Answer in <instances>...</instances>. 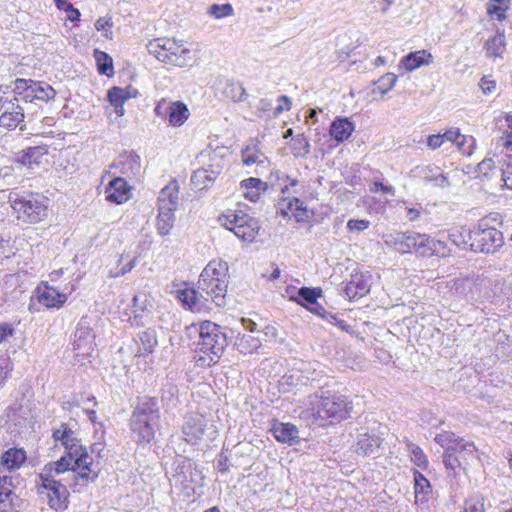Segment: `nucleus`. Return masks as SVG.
Instances as JSON below:
<instances>
[{
  "label": "nucleus",
  "instance_id": "a211bd4d",
  "mask_svg": "<svg viewBox=\"0 0 512 512\" xmlns=\"http://www.w3.org/2000/svg\"><path fill=\"white\" fill-rule=\"evenodd\" d=\"M113 167L127 178L137 177L141 173L140 157L135 154L121 155Z\"/></svg>",
  "mask_w": 512,
  "mask_h": 512
},
{
  "label": "nucleus",
  "instance_id": "c85d7f7f",
  "mask_svg": "<svg viewBox=\"0 0 512 512\" xmlns=\"http://www.w3.org/2000/svg\"><path fill=\"white\" fill-rule=\"evenodd\" d=\"M108 100L111 106L114 107L115 113L118 116L124 115V103L130 98H135L134 94H129V91L124 90L120 87H112L107 93Z\"/></svg>",
  "mask_w": 512,
  "mask_h": 512
},
{
  "label": "nucleus",
  "instance_id": "dca6fc26",
  "mask_svg": "<svg viewBox=\"0 0 512 512\" xmlns=\"http://www.w3.org/2000/svg\"><path fill=\"white\" fill-rule=\"evenodd\" d=\"M106 199L115 204H122L130 198V186L125 178L116 177L105 188Z\"/></svg>",
  "mask_w": 512,
  "mask_h": 512
},
{
  "label": "nucleus",
  "instance_id": "f3484780",
  "mask_svg": "<svg viewBox=\"0 0 512 512\" xmlns=\"http://www.w3.org/2000/svg\"><path fill=\"white\" fill-rule=\"evenodd\" d=\"M32 89L33 92L30 96L29 104H31L32 110H37L41 108V106L38 104V102H45L52 100L56 96V91L54 88L43 81H34L32 83Z\"/></svg>",
  "mask_w": 512,
  "mask_h": 512
},
{
  "label": "nucleus",
  "instance_id": "20e7f679",
  "mask_svg": "<svg viewBox=\"0 0 512 512\" xmlns=\"http://www.w3.org/2000/svg\"><path fill=\"white\" fill-rule=\"evenodd\" d=\"M228 286V265L222 260L210 261L200 274L198 288L218 307L226 305L225 297Z\"/></svg>",
  "mask_w": 512,
  "mask_h": 512
},
{
  "label": "nucleus",
  "instance_id": "c03bdc74",
  "mask_svg": "<svg viewBox=\"0 0 512 512\" xmlns=\"http://www.w3.org/2000/svg\"><path fill=\"white\" fill-rule=\"evenodd\" d=\"M415 172L421 176L425 182L434 183L441 188L450 186V182L444 174L439 173L437 175H431L432 168L430 166L416 167Z\"/></svg>",
  "mask_w": 512,
  "mask_h": 512
},
{
  "label": "nucleus",
  "instance_id": "7c9ffc66",
  "mask_svg": "<svg viewBox=\"0 0 512 512\" xmlns=\"http://www.w3.org/2000/svg\"><path fill=\"white\" fill-rule=\"evenodd\" d=\"M158 205L159 209H164L165 207L176 210L178 205V185L176 182H171L160 191Z\"/></svg>",
  "mask_w": 512,
  "mask_h": 512
},
{
  "label": "nucleus",
  "instance_id": "2eb2a0df",
  "mask_svg": "<svg viewBox=\"0 0 512 512\" xmlns=\"http://www.w3.org/2000/svg\"><path fill=\"white\" fill-rule=\"evenodd\" d=\"M36 298L46 308H60L67 301V295L54 287L43 284L36 289Z\"/></svg>",
  "mask_w": 512,
  "mask_h": 512
},
{
  "label": "nucleus",
  "instance_id": "5701e85b",
  "mask_svg": "<svg viewBox=\"0 0 512 512\" xmlns=\"http://www.w3.org/2000/svg\"><path fill=\"white\" fill-rule=\"evenodd\" d=\"M355 129V125L348 118L336 117L330 125L329 133L337 142L347 140Z\"/></svg>",
  "mask_w": 512,
  "mask_h": 512
},
{
  "label": "nucleus",
  "instance_id": "f704fd0d",
  "mask_svg": "<svg viewBox=\"0 0 512 512\" xmlns=\"http://www.w3.org/2000/svg\"><path fill=\"white\" fill-rule=\"evenodd\" d=\"M140 345L138 347L137 355L146 356L154 351L157 346V336L154 329H146L138 334Z\"/></svg>",
  "mask_w": 512,
  "mask_h": 512
},
{
  "label": "nucleus",
  "instance_id": "e433bc0d",
  "mask_svg": "<svg viewBox=\"0 0 512 512\" xmlns=\"http://www.w3.org/2000/svg\"><path fill=\"white\" fill-rule=\"evenodd\" d=\"M454 451L458 454L463 466L468 464V461L477 458V448L473 442L465 441L461 438H456L454 444L451 445Z\"/></svg>",
  "mask_w": 512,
  "mask_h": 512
},
{
  "label": "nucleus",
  "instance_id": "58836bf2",
  "mask_svg": "<svg viewBox=\"0 0 512 512\" xmlns=\"http://www.w3.org/2000/svg\"><path fill=\"white\" fill-rule=\"evenodd\" d=\"M172 208L159 209L157 216V231L160 235L166 236L170 233L173 228L175 217Z\"/></svg>",
  "mask_w": 512,
  "mask_h": 512
},
{
  "label": "nucleus",
  "instance_id": "052dcab7",
  "mask_svg": "<svg viewBox=\"0 0 512 512\" xmlns=\"http://www.w3.org/2000/svg\"><path fill=\"white\" fill-rule=\"evenodd\" d=\"M293 141L295 155L304 157L310 153V143L303 134L297 135Z\"/></svg>",
  "mask_w": 512,
  "mask_h": 512
},
{
  "label": "nucleus",
  "instance_id": "37998d69",
  "mask_svg": "<svg viewBox=\"0 0 512 512\" xmlns=\"http://www.w3.org/2000/svg\"><path fill=\"white\" fill-rule=\"evenodd\" d=\"M161 401L166 411L176 407L178 403V388L171 382H166L161 389Z\"/></svg>",
  "mask_w": 512,
  "mask_h": 512
},
{
  "label": "nucleus",
  "instance_id": "f257e3e1",
  "mask_svg": "<svg viewBox=\"0 0 512 512\" xmlns=\"http://www.w3.org/2000/svg\"><path fill=\"white\" fill-rule=\"evenodd\" d=\"M52 438L56 443H60L65 448V454L70 459H74L76 465L75 470H79L77 475L72 474L77 485L87 486L90 482H94L99 474L97 465L93 463V458L88 454L86 448L77 438L73 431L66 423H61L52 433Z\"/></svg>",
  "mask_w": 512,
  "mask_h": 512
},
{
  "label": "nucleus",
  "instance_id": "4c0bfd02",
  "mask_svg": "<svg viewBox=\"0 0 512 512\" xmlns=\"http://www.w3.org/2000/svg\"><path fill=\"white\" fill-rule=\"evenodd\" d=\"M32 83H34L32 79L17 78L13 82L12 95L10 96L22 101L23 104H29L33 92L32 87H30Z\"/></svg>",
  "mask_w": 512,
  "mask_h": 512
},
{
  "label": "nucleus",
  "instance_id": "4d7b16f0",
  "mask_svg": "<svg viewBox=\"0 0 512 512\" xmlns=\"http://www.w3.org/2000/svg\"><path fill=\"white\" fill-rule=\"evenodd\" d=\"M471 230L454 229L449 233V239L459 248L470 247L469 233Z\"/></svg>",
  "mask_w": 512,
  "mask_h": 512
},
{
  "label": "nucleus",
  "instance_id": "0eeeda50",
  "mask_svg": "<svg viewBox=\"0 0 512 512\" xmlns=\"http://www.w3.org/2000/svg\"><path fill=\"white\" fill-rule=\"evenodd\" d=\"M9 203L17 219L29 224L41 222L48 213V198L38 193H10Z\"/></svg>",
  "mask_w": 512,
  "mask_h": 512
},
{
  "label": "nucleus",
  "instance_id": "1a4fd4ad",
  "mask_svg": "<svg viewBox=\"0 0 512 512\" xmlns=\"http://www.w3.org/2000/svg\"><path fill=\"white\" fill-rule=\"evenodd\" d=\"M487 223L488 219H481L469 233L470 249L474 252L494 253L504 244L502 232Z\"/></svg>",
  "mask_w": 512,
  "mask_h": 512
},
{
  "label": "nucleus",
  "instance_id": "8fccbe9b",
  "mask_svg": "<svg viewBox=\"0 0 512 512\" xmlns=\"http://www.w3.org/2000/svg\"><path fill=\"white\" fill-rule=\"evenodd\" d=\"M226 98L233 102H243L247 99V93L245 88L240 83H227L224 89Z\"/></svg>",
  "mask_w": 512,
  "mask_h": 512
},
{
  "label": "nucleus",
  "instance_id": "a878e982",
  "mask_svg": "<svg viewBox=\"0 0 512 512\" xmlns=\"http://www.w3.org/2000/svg\"><path fill=\"white\" fill-rule=\"evenodd\" d=\"M47 153L48 150L45 146L28 147L17 155V162L32 168L33 165H39Z\"/></svg>",
  "mask_w": 512,
  "mask_h": 512
},
{
  "label": "nucleus",
  "instance_id": "393cba45",
  "mask_svg": "<svg viewBox=\"0 0 512 512\" xmlns=\"http://www.w3.org/2000/svg\"><path fill=\"white\" fill-rule=\"evenodd\" d=\"M214 168L215 171H212L211 174L207 173L206 169L198 168L195 170L191 176V184L193 188L200 191L210 188L220 175V166L215 165Z\"/></svg>",
  "mask_w": 512,
  "mask_h": 512
},
{
  "label": "nucleus",
  "instance_id": "4468645a",
  "mask_svg": "<svg viewBox=\"0 0 512 512\" xmlns=\"http://www.w3.org/2000/svg\"><path fill=\"white\" fill-rule=\"evenodd\" d=\"M76 465L74 463V459H70L67 454L62 456L59 460L53 463H49L44 466L42 472L40 473L39 477H47L50 479H56L57 476H60L61 474H65L68 472L66 479H68L69 486H79L75 482V479L72 474L77 475L79 470H75Z\"/></svg>",
  "mask_w": 512,
  "mask_h": 512
},
{
  "label": "nucleus",
  "instance_id": "9b49d317",
  "mask_svg": "<svg viewBox=\"0 0 512 512\" xmlns=\"http://www.w3.org/2000/svg\"><path fill=\"white\" fill-rule=\"evenodd\" d=\"M39 478L41 481L40 487L47 491L50 507L55 510L65 509L67 507V499L69 495L67 489V486L69 485L68 479H50L47 477Z\"/></svg>",
  "mask_w": 512,
  "mask_h": 512
},
{
  "label": "nucleus",
  "instance_id": "69168bd1",
  "mask_svg": "<svg viewBox=\"0 0 512 512\" xmlns=\"http://www.w3.org/2000/svg\"><path fill=\"white\" fill-rule=\"evenodd\" d=\"M11 478L0 477V504L5 503L11 495Z\"/></svg>",
  "mask_w": 512,
  "mask_h": 512
},
{
  "label": "nucleus",
  "instance_id": "7ed1b4c3",
  "mask_svg": "<svg viewBox=\"0 0 512 512\" xmlns=\"http://www.w3.org/2000/svg\"><path fill=\"white\" fill-rule=\"evenodd\" d=\"M159 421L160 412L157 399L148 396L141 398L130 418L133 438L138 443L151 442L159 427Z\"/></svg>",
  "mask_w": 512,
  "mask_h": 512
},
{
  "label": "nucleus",
  "instance_id": "f03ea898",
  "mask_svg": "<svg viewBox=\"0 0 512 512\" xmlns=\"http://www.w3.org/2000/svg\"><path fill=\"white\" fill-rule=\"evenodd\" d=\"M197 351L200 354L198 362L203 366H211L218 362L228 345L226 328L211 322L203 321L199 328Z\"/></svg>",
  "mask_w": 512,
  "mask_h": 512
},
{
  "label": "nucleus",
  "instance_id": "bf43d9fd",
  "mask_svg": "<svg viewBox=\"0 0 512 512\" xmlns=\"http://www.w3.org/2000/svg\"><path fill=\"white\" fill-rule=\"evenodd\" d=\"M234 9L231 4H213L210 6L208 13L217 19L233 15Z\"/></svg>",
  "mask_w": 512,
  "mask_h": 512
},
{
  "label": "nucleus",
  "instance_id": "b1692460",
  "mask_svg": "<svg viewBox=\"0 0 512 512\" xmlns=\"http://www.w3.org/2000/svg\"><path fill=\"white\" fill-rule=\"evenodd\" d=\"M178 299L193 311H200L205 306V301H207V298L198 287L197 289L179 290Z\"/></svg>",
  "mask_w": 512,
  "mask_h": 512
},
{
  "label": "nucleus",
  "instance_id": "603ef678",
  "mask_svg": "<svg viewBox=\"0 0 512 512\" xmlns=\"http://www.w3.org/2000/svg\"><path fill=\"white\" fill-rule=\"evenodd\" d=\"M407 450L411 455V461L418 467L425 469L428 465V459L423 450L416 444L409 442Z\"/></svg>",
  "mask_w": 512,
  "mask_h": 512
},
{
  "label": "nucleus",
  "instance_id": "ea45409f",
  "mask_svg": "<svg viewBox=\"0 0 512 512\" xmlns=\"http://www.w3.org/2000/svg\"><path fill=\"white\" fill-rule=\"evenodd\" d=\"M242 161L245 165H263L267 161L265 154L258 148L257 144L248 145L241 151Z\"/></svg>",
  "mask_w": 512,
  "mask_h": 512
},
{
  "label": "nucleus",
  "instance_id": "a19ab883",
  "mask_svg": "<svg viewBox=\"0 0 512 512\" xmlns=\"http://www.w3.org/2000/svg\"><path fill=\"white\" fill-rule=\"evenodd\" d=\"M405 253L416 252L421 255L427 241L426 234L417 232H405Z\"/></svg>",
  "mask_w": 512,
  "mask_h": 512
},
{
  "label": "nucleus",
  "instance_id": "423d86ee",
  "mask_svg": "<svg viewBox=\"0 0 512 512\" xmlns=\"http://www.w3.org/2000/svg\"><path fill=\"white\" fill-rule=\"evenodd\" d=\"M309 405L314 416L330 422L346 419L352 410L351 402L344 395L322 389L309 396Z\"/></svg>",
  "mask_w": 512,
  "mask_h": 512
},
{
  "label": "nucleus",
  "instance_id": "0e129e2a",
  "mask_svg": "<svg viewBox=\"0 0 512 512\" xmlns=\"http://www.w3.org/2000/svg\"><path fill=\"white\" fill-rule=\"evenodd\" d=\"M13 370V362L9 357H0V387L5 383Z\"/></svg>",
  "mask_w": 512,
  "mask_h": 512
},
{
  "label": "nucleus",
  "instance_id": "aec40b11",
  "mask_svg": "<svg viewBox=\"0 0 512 512\" xmlns=\"http://www.w3.org/2000/svg\"><path fill=\"white\" fill-rule=\"evenodd\" d=\"M270 431L278 442L288 443L292 445L296 443L299 439L298 428L291 423H282L275 421Z\"/></svg>",
  "mask_w": 512,
  "mask_h": 512
},
{
  "label": "nucleus",
  "instance_id": "c756f323",
  "mask_svg": "<svg viewBox=\"0 0 512 512\" xmlns=\"http://www.w3.org/2000/svg\"><path fill=\"white\" fill-rule=\"evenodd\" d=\"M158 205L159 209H164L165 207L176 210L178 205V185L176 182H171L160 191Z\"/></svg>",
  "mask_w": 512,
  "mask_h": 512
},
{
  "label": "nucleus",
  "instance_id": "9d476101",
  "mask_svg": "<svg viewBox=\"0 0 512 512\" xmlns=\"http://www.w3.org/2000/svg\"><path fill=\"white\" fill-rule=\"evenodd\" d=\"M0 106L3 110L0 116V126L9 130L15 129L27 117L29 120L37 116V110H32L31 104H23L17 98L4 93L0 97Z\"/></svg>",
  "mask_w": 512,
  "mask_h": 512
},
{
  "label": "nucleus",
  "instance_id": "5fc2aeb1",
  "mask_svg": "<svg viewBox=\"0 0 512 512\" xmlns=\"http://www.w3.org/2000/svg\"><path fill=\"white\" fill-rule=\"evenodd\" d=\"M443 463L446 469L451 471H455L457 467L463 466V462L460 460L458 454L454 451L451 445L445 449Z\"/></svg>",
  "mask_w": 512,
  "mask_h": 512
},
{
  "label": "nucleus",
  "instance_id": "ddd939ff",
  "mask_svg": "<svg viewBox=\"0 0 512 512\" xmlns=\"http://www.w3.org/2000/svg\"><path fill=\"white\" fill-rule=\"evenodd\" d=\"M95 349V334L86 321L81 320L74 333L73 351L76 357L85 358Z\"/></svg>",
  "mask_w": 512,
  "mask_h": 512
},
{
  "label": "nucleus",
  "instance_id": "c9c22d12",
  "mask_svg": "<svg viewBox=\"0 0 512 512\" xmlns=\"http://www.w3.org/2000/svg\"><path fill=\"white\" fill-rule=\"evenodd\" d=\"M266 183L259 178L250 177L241 182V187L245 189L244 196L252 202H256L261 194L265 191Z\"/></svg>",
  "mask_w": 512,
  "mask_h": 512
},
{
  "label": "nucleus",
  "instance_id": "13d9d810",
  "mask_svg": "<svg viewBox=\"0 0 512 512\" xmlns=\"http://www.w3.org/2000/svg\"><path fill=\"white\" fill-rule=\"evenodd\" d=\"M509 0H490L487 11L489 14H495L498 20L505 18V11L508 9Z\"/></svg>",
  "mask_w": 512,
  "mask_h": 512
},
{
  "label": "nucleus",
  "instance_id": "864d4df0",
  "mask_svg": "<svg viewBox=\"0 0 512 512\" xmlns=\"http://www.w3.org/2000/svg\"><path fill=\"white\" fill-rule=\"evenodd\" d=\"M463 512H485V499L480 494L471 495L464 502Z\"/></svg>",
  "mask_w": 512,
  "mask_h": 512
},
{
  "label": "nucleus",
  "instance_id": "39448f33",
  "mask_svg": "<svg viewBox=\"0 0 512 512\" xmlns=\"http://www.w3.org/2000/svg\"><path fill=\"white\" fill-rule=\"evenodd\" d=\"M147 50L150 55L166 65L186 68L191 67L194 62V55L183 40L156 38L148 42Z\"/></svg>",
  "mask_w": 512,
  "mask_h": 512
},
{
  "label": "nucleus",
  "instance_id": "680f3d73",
  "mask_svg": "<svg viewBox=\"0 0 512 512\" xmlns=\"http://www.w3.org/2000/svg\"><path fill=\"white\" fill-rule=\"evenodd\" d=\"M506 121L508 122V129L503 132L498 140V145L512 152V117L507 116Z\"/></svg>",
  "mask_w": 512,
  "mask_h": 512
},
{
  "label": "nucleus",
  "instance_id": "f8f14e48",
  "mask_svg": "<svg viewBox=\"0 0 512 512\" xmlns=\"http://www.w3.org/2000/svg\"><path fill=\"white\" fill-rule=\"evenodd\" d=\"M208 419L199 413H189L185 416L184 424L182 426V432L186 442L195 445L203 436L207 430H210Z\"/></svg>",
  "mask_w": 512,
  "mask_h": 512
},
{
  "label": "nucleus",
  "instance_id": "cd10ccee",
  "mask_svg": "<svg viewBox=\"0 0 512 512\" xmlns=\"http://www.w3.org/2000/svg\"><path fill=\"white\" fill-rule=\"evenodd\" d=\"M26 452L20 448H10L1 456V465L9 471L19 469L26 461Z\"/></svg>",
  "mask_w": 512,
  "mask_h": 512
},
{
  "label": "nucleus",
  "instance_id": "6ab92c4d",
  "mask_svg": "<svg viewBox=\"0 0 512 512\" xmlns=\"http://www.w3.org/2000/svg\"><path fill=\"white\" fill-rule=\"evenodd\" d=\"M370 291V276L363 273L351 275V280L346 284L345 293L350 299L363 297Z\"/></svg>",
  "mask_w": 512,
  "mask_h": 512
},
{
  "label": "nucleus",
  "instance_id": "4be33fe9",
  "mask_svg": "<svg viewBox=\"0 0 512 512\" xmlns=\"http://www.w3.org/2000/svg\"><path fill=\"white\" fill-rule=\"evenodd\" d=\"M381 443L382 439L375 434H360L356 443L355 452L362 456L374 455L378 452Z\"/></svg>",
  "mask_w": 512,
  "mask_h": 512
},
{
  "label": "nucleus",
  "instance_id": "6e6552de",
  "mask_svg": "<svg viewBox=\"0 0 512 512\" xmlns=\"http://www.w3.org/2000/svg\"><path fill=\"white\" fill-rule=\"evenodd\" d=\"M219 221L226 229L232 231L236 237L248 242L255 239L260 229L258 220L243 211L228 210L219 217Z\"/></svg>",
  "mask_w": 512,
  "mask_h": 512
},
{
  "label": "nucleus",
  "instance_id": "09e8293b",
  "mask_svg": "<svg viewBox=\"0 0 512 512\" xmlns=\"http://www.w3.org/2000/svg\"><path fill=\"white\" fill-rule=\"evenodd\" d=\"M396 82L397 76L394 73H387L374 83L375 87L372 93H379L383 96L395 86Z\"/></svg>",
  "mask_w": 512,
  "mask_h": 512
},
{
  "label": "nucleus",
  "instance_id": "e2e57ef3",
  "mask_svg": "<svg viewBox=\"0 0 512 512\" xmlns=\"http://www.w3.org/2000/svg\"><path fill=\"white\" fill-rule=\"evenodd\" d=\"M370 221L366 219H350L347 222V229L350 233H360L368 229Z\"/></svg>",
  "mask_w": 512,
  "mask_h": 512
},
{
  "label": "nucleus",
  "instance_id": "338daca9",
  "mask_svg": "<svg viewBox=\"0 0 512 512\" xmlns=\"http://www.w3.org/2000/svg\"><path fill=\"white\" fill-rule=\"evenodd\" d=\"M113 27L112 19L109 17H100L95 22V28L97 31H104V36L110 38L109 34H112L111 28Z\"/></svg>",
  "mask_w": 512,
  "mask_h": 512
},
{
  "label": "nucleus",
  "instance_id": "473e14b6",
  "mask_svg": "<svg viewBox=\"0 0 512 512\" xmlns=\"http://www.w3.org/2000/svg\"><path fill=\"white\" fill-rule=\"evenodd\" d=\"M199 162L202 164L200 169H206L207 173L211 174L215 171V165L220 166V173L224 167V159L220 152L216 150L206 149L203 150L198 156Z\"/></svg>",
  "mask_w": 512,
  "mask_h": 512
},
{
  "label": "nucleus",
  "instance_id": "de8ad7c7",
  "mask_svg": "<svg viewBox=\"0 0 512 512\" xmlns=\"http://www.w3.org/2000/svg\"><path fill=\"white\" fill-rule=\"evenodd\" d=\"M94 57L100 74L111 76L114 73L113 60L106 52L96 49L94 51Z\"/></svg>",
  "mask_w": 512,
  "mask_h": 512
},
{
  "label": "nucleus",
  "instance_id": "774afa93",
  "mask_svg": "<svg viewBox=\"0 0 512 512\" xmlns=\"http://www.w3.org/2000/svg\"><path fill=\"white\" fill-rule=\"evenodd\" d=\"M479 87L483 94L490 95L496 90V81L485 75L480 79Z\"/></svg>",
  "mask_w": 512,
  "mask_h": 512
},
{
  "label": "nucleus",
  "instance_id": "3c124183",
  "mask_svg": "<svg viewBox=\"0 0 512 512\" xmlns=\"http://www.w3.org/2000/svg\"><path fill=\"white\" fill-rule=\"evenodd\" d=\"M286 208L290 211H293L294 217L297 222H304L309 218L307 208L303 205V202L297 197L289 199Z\"/></svg>",
  "mask_w": 512,
  "mask_h": 512
},
{
  "label": "nucleus",
  "instance_id": "bb28decb",
  "mask_svg": "<svg viewBox=\"0 0 512 512\" xmlns=\"http://www.w3.org/2000/svg\"><path fill=\"white\" fill-rule=\"evenodd\" d=\"M414 493L416 503H425L432 493L430 481L419 471L413 470Z\"/></svg>",
  "mask_w": 512,
  "mask_h": 512
},
{
  "label": "nucleus",
  "instance_id": "6e6d98bb",
  "mask_svg": "<svg viewBox=\"0 0 512 512\" xmlns=\"http://www.w3.org/2000/svg\"><path fill=\"white\" fill-rule=\"evenodd\" d=\"M405 232L392 233L385 236V244L400 253H405Z\"/></svg>",
  "mask_w": 512,
  "mask_h": 512
},
{
  "label": "nucleus",
  "instance_id": "72a5a7b5",
  "mask_svg": "<svg viewBox=\"0 0 512 512\" xmlns=\"http://www.w3.org/2000/svg\"><path fill=\"white\" fill-rule=\"evenodd\" d=\"M168 121L170 125L179 127L185 123L189 117V110L187 106L179 101L172 102L167 107Z\"/></svg>",
  "mask_w": 512,
  "mask_h": 512
},
{
  "label": "nucleus",
  "instance_id": "412c9836",
  "mask_svg": "<svg viewBox=\"0 0 512 512\" xmlns=\"http://www.w3.org/2000/svg\"><path fill=\"white\" fill-rule=\"evenodd\" d=\"M433 62V56L426 50L411 52L404 56L399 63V69L404 68L411 72L418 69L422 65H429Z\"/></svg>",
  "mask_w": 512,
  "mask_h": 512
},
{
  "label": "nucleus",
  "instance_id": "2f4dec72",
  "mask_svg": "<svg viewBox=\"0 0 512 512\" xmlns=\"http://www.w3.org/2000/svg\"><path fill=\"white\" fill-rule=\"evenodd\" d=\"M321 296H322L321 288L301 287L298 290L297 295L291 296L290 300L294 301L295 303H297L300 306L307 309L312 304H315V302Z\"/></svg>",
  "mask_w": 512,
  "mask_h": 512
},
{
  "label": "nucleus",
  "instance_id": "49530a36",
  "mask_svg": "<svg viewBox=\"0 0 512 512\" xmlns=\"http://www.w3.org/2000/svg\"><path fill=\"white\" fill-rule=\"evenodd\" d=\"M506 48L505 36L503 33H497L494 37L487 40L485 49L487 56L500 57Z\"/></svg>",
  "mask_w": 512,
  "mask_h": 512
},
{
  "label": "nucleus",
  "instance_id": "79ce46f5",
  "mask_svg": "<svg viewBox=\"0 0 512 512\" xmlns=\"http://www.w3.org/2000/svg\"><path fill=\"white\" fill-rule=\"evenodd\" d=\"M450 253L445 242L431 238L427 235V241H425V247L421 251V256L437 255L440 257H446Z\"/></svg>",
  "mask_w": 512,
  "mask_h": 512
},
{
  "label": "nucleus",
  "instance_id": "a18cd8bd",
  "mask_svg": "<svg viewBox=\"0 0 512 512\" xmlns=\"http://www.w3.org/2000/svg\"><path fill=\"white\" fill-rule=\"evenodd\" d=\"M235 346L240 353L246 355L256 352L260 348L261 342L255 336L244 334L236 340Z\"/></svg>",
  "mask_w": 512,
  "mask_h": 512
}]
</instances>
